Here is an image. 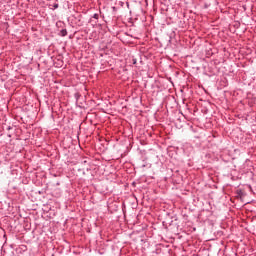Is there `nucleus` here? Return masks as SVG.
Masks as SVG:
<instances>
[{"label": "nucleus", "instance_id": "1", "mask_svg": "<svg viewBox=\"0 0 256 256\" xmlns=\"http://www.w3.org/2000/svg\"><path fill=\"white\" fill-rule=\"evenodd\" d=\"M60 36H61V37H67V29H62V30L60 31Z\"/></svg>", "mask_w": 256, "mask_h": 256}, {"label": "nucleus", "instance_id": "2", "mask_svg": "<svg viewBox=\"0 0 256 256\" xmlns=\"http://www.w3.org/2000/svg\"><path fill=\"white\" fill-rule=\"evenodd\" d=\"M52 7H53V9H59V4H58V3H54V4L52 5Z\"/></svg>", "mask_w": 256, "mask_h": 256}, {"label": "nucleus", "instance_id": "3", "mask_svg": "<svg viewBox=\"0 0 256 256\" xmlns=\"http://www.w3.org/2000/svg\"><path fill=\"white\" fill-rule=\"evenodd\" d=\"M92 17L93 19H99V14H94Z\"/></svg>", "mask_w": 256, "mask_h": 256}, {"label": "nucleus", "instance_id": "4", "mask_svg": "<svg viewBox=\"0 0 256 256\" xmlns=\"http://www.w3.org/2000/svg\"><path fill=\"white\" fill-rule=\"evenodd\" d=\"M112 9H113V11H116V10H117V8H116V7H112Z\"/></svg>", "mask_w": 256, "mask_h": 256}, {"label": "nucleus", "instance_id": "5", "mask_svg": "<svg viewBox=\"0 0 256 256\" xmlns=\"http://www.w3.org/2000/svg\"><path fill=\"white\" fill-rule=\"evenodd\" d=\"M135 63H137V60H133V64L135 65Z\"/></svg>", "mask_w": 256, "mask_h": 256}]
</instances>
